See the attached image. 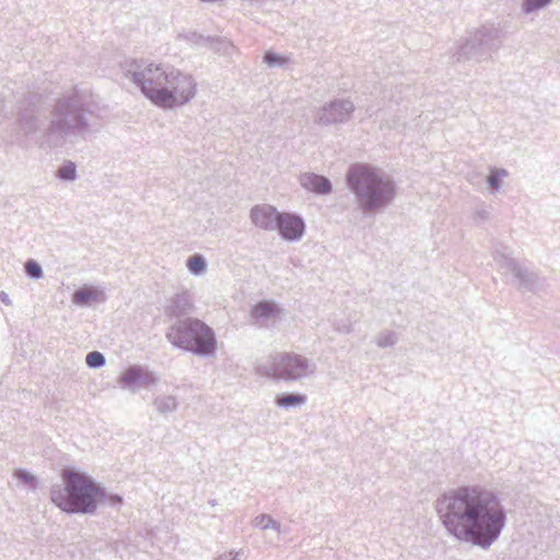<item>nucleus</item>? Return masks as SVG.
Wrapping results in <instances>:
<instances>
[{"label": "nucleus", "mask_w": 560, "mask_h": 560, "mask_svg": "<svg viewBox=\"0 0 560 560\" xmlns=\"http://www.w3.org/2000/svg\"><path fill=\"white\" fill-rule=\"evenodd\" d=\"M42 95L27 92L16 104L15 142L26 148H59L65 143L89 141L101 132L107 106L88 90L74 86L54 100L49 121L45 125Z\"/></svg>", "instance_id": "1"}, {"label": "nucleus", "mask_w": 560, "mask_h": 560, "mask_svg": "<svg viewBox=\"0 0 560 560\" xmlns=\"http://www.w3.org/2000/svg\"><path fill=\"white\" fill-rule=\"evenodd\" d=\"M435 510L448 535L483 550L500 538L508 523L499 494L481 485L448 490L438 498Z\"/></svg>", "instance_id": "2"}, {"label": "nucleus", "mask_w": 560, "mask_h": 560, "mask_svg": "<svg viewBox=\"0 0 560 560\" xmlns=\"http://www.w3.org/2000/svg\"><path fill=\"white\" fill-rule=\"evenodd\" d=\"M125 75L140 89L145 98L162 109L188 104L198 91L192 74L171 65L132 59L126 62Z\"/></svg>", "instance_id": "3"}, {"label": "nucleus", "mask_w": 560, "mask_h": 560, "mask_svg": "<svg viewBox=\"0 0 560 560\" xmlns=\"http://www.w3.org/2000/svg\"><path fill=\"white\" fill-rule=\"evenodd\" d=\"M346 183L357 206L365 214H376L389 207L397 194L394 179L383 170L366 163L349 166Z\"/></svg>", "instance_id": "4"}, {"label": "nucleus", "mask_w": 560, "mask_h": 560, "mask_svg": "<svg viewBox=\"0 0 560 560\" xmlns=\"http://www.w3.org/2000/svg\"><path fill=\"white\" fill-rule=\"evenodd\" d=\"M63 485H54L50 500L68 514H93L97 510L96 495L104 494L101 483L74 468L61 471Z\"/></svg>", "instance_id": "5"}, {"label": "nucleus", "mask_w": 560, "mask_h": 560, "mask_svg": "<svg viewBox=\"0 0 560 560\" xmlns=\"http://www.w3.org/2000/svg\"><path fill=\"white\" fill-rule=\"evenodd\" d=\"M165 338L174 348L200 358H214L218 351L214 330L199 318L185 317L173 322L165 331Z\"/></svg>", "instance_id": "6"}, {"label": "nucleus", "mask_w": 560, "mask_h": 560, "mask_svg": "<svg viewBox=\"0 0 560 560\" xmlns=\"http://www.w3.org/2000/svg\"><path fill=\"white\" fill-rule=\"evenodd\" d=\"M503 31L495 23H485L467 32L466 37L457 40L452 48L454 62L490 60L503 43Z\"/></svg>", "instance_id": "7"}, {"label": "nucleus", "mask_w": 560, "mask_h": 560, "mask_svg": "<svg viewBox=\"0 0 560 560\" xmlns=\"http://www.w3.org/2000/svg\"><path fill=\"white\" fill-rule=\"evenodd\" d=\"M316 371V364L307 358L294 352H281L271 357L270 365L258 366L262 375L288 382L299 381Z\"/></svg>", "instance_id": "8"}, {"label": "nucleus", "mask_w": 560, "mask_h": 560, "mask_svg": "<svg viewBox=\"0 0 560 560\" xmlns=\"http://www.w3.org/2000/svg\"><path fill=\"white\" fill-rule=\"evenodd\" d=\"M506 249V246H497L493 252L494 261L498 264L500 268L506 269L508 271L513 273V276L520 282V289L536 292L541 285L539 276L536 272L529 271L526 266L522 265L515 258L510 256L505 252Z\"/></svg>", "instance_id": "9"}, {"label": "nucleus", "mask_w": 560, "mask_h": 560, "mask_svg": "<svg viewBox=\"0 0 560 560\" xmlns=\"http://www.w3.org/2000/svg\"><path fill=\"white\" fill-rule=\"evenodd\" d=\"M355 110L353 102L349 98H335L325 103L315 114L314 122L319 126L346 124Z\"/></svg>", "instance_id": "10"}, {"label": "nucleus", "mask_w": 560, "mask_h": 560, "mask_svg": "<svg viewBox=\"0 0 560 560\" xmlns=\"http://www.w3.org/2000/svg\"><path fill=\"white\" fill-rule=\"evenodd\" d=\"M276 230L284 241L298 242L305 233V222L303 218L296 213L281 212Z\"/></svg>", "instance_id": "11"}, {"label": "nucleus", "mask_w": 560, "mask_h": 560, "mask_svg": "<svg viewBox=\"0 0 560 560\" xmlns=\"http://www.w3.org/2000/svg\"><path fill=\"white\" fill-rule=\"evenodd\" d=\"M159 381L158 376L140 365L128 368L120 376L119 383L122 387H127L136 392L138 387H150Z\"/></svg>", "instance_id": "12"}, {"label": "nucleus", "mask_w": 560, "mask_h": 560, "mask_svg": "<svg viewBox=\"0 0 560 560\" xmlns=\"http://www.w3.org/2000/svg\"><path fill=\"white\" fill-rule=\"evenodd\" d=\"M194 311V304L191 295L183 291L180 293H176L171 299L167 300L164 306V315L168 319H183L185 317H190L189 314Z\"/></svg>", "instance_id": "13"}, {"label": "nucleus", "mask_w": 560, "mask_h": 560, "mask_svg": "<svg viewBox=\"0 0 560 560\" xmlns=\"http://www.w3.org/2000/svg\"><path fill=\"white\" fill-rule=\"evenodd\" d=\"M281 212L276 207L262 203L250 209L249 219L252 223L265 231H275Z\"/></svg>", "instance_id": "14"}, {"label": "nucleus", "mask_w": 560, "mask_h": 560, "mask_svg": "<svg viewBox=\"0 0 560 560\" xmlns=\"http://www.w3.org/2000/svg\"><path fill=\"white\" fill-rule=\"evenodd\" d=\"M280 315V308L269 300L259 301L250 312V317L259 327L269 328L275 326Z\"/></svg>", "instance_id": "15"}, {"label": "nucleus", "mask_w": 560, "mask_h": 560, "mask_svg": "<svg viewBox=\"0 0 560 560\" xmlns=\"http://www.w3.org/2000/svg\"><path fill=\"white\" fill-rule=\"evenodd\" d=\"M301 186L317 195H328L332 191L331 182L323 176L315 173H304L300 176Z\"/></svg>", "instance_id": "16"}, {"label": "nucleus", "mask_w": 560, "mask_h": 560, "mask_svg": "<svg viewBox=\"0 0 560 560\" xmlns=\"http://www.w3.org/2000/svg\"><path fill=\"white\" fill-rule=\"evenodd\" d=\"M183 38L197 47H211L219 50L221 47L225 49L230 46V43L224 38L205 36L196 32L185 34Z\"/></svg>", "instance_id": "17"}, {"label": "nucleus", "mask_w": 560, "mask_h": 560, "mask_svg": "<svg viewBox=\"0 0 560 560\" xmlns=\"http://www.w3.org/2000/svg\"><path fill=\"white\" fill-rule=\"evenodd\" d=\"M105 295L93 287L84 285L78 289L72 295V302L80 306L90 305L92 302H103Z\"/></svg>", "instance_id": "18"}, {"label": "nucleus", "mask_w": 560, "mask_h": 560, "mask_svg": "<svg viewBox=\"0 0 560 560\" xmlns=\"http://www.w3.org/2000/svg\"><path fill=\"white\" fill-rule=\"evenodd\" d=\"M306 400V395L300 393H283L276 397V404L284 409L303 406Z\"/></svg>", "instance_id": "19"}, {"label": "nucleus", "mask_w": 560, "mask_h": 560, "mask_svg": "<svg viewBox=\"0 0 560 560\" xmlns=\"http://www.w3.org/2000/svg\"><path fill=\"white\" fill-rule=\"evenodd\" d=\"M153 406L156 411L161 415H168L174 412L178 407V401L175 396L172 395H163L158 396L153 399Z\"/></svg>", "instance_id": "20"}, {"label": "nucleus", "mask_w": 560, "mask_h": 560, "mask_svg": "<svg viewBox=\"0 0 560 560\" xmlns=\"http://www.w3.org/2000/svg\"><path fill=\"white\" fill-rule=\"evenodd\" d=\"M509 176V172L505 168L491 167L490 173L487 176V183L492 192H497L502 187V180Z\"/></svg>", "instance_id": "21"}, {"label": "nucleus", "mask_w": 560, "mask_h": 560, "mask_svg": "<svg viewBox=\"0 0 560 560\" xmlns=\"http://www.w3.org/2000/svg\"><path fill=\"white\" fill-rule=\"evenodd\" d=\"M187 269L195 276H200L207 271V261L201 254H195L187 260Z\"/></svg>", "instance_id": "22"}, {"label": "nucleus", "mask_w": 560, "mask_h": 560, "mask_svg": "<svg viewBox=\"0 0 560 560\" xmlns=\"http://www.w3.org/2000/svg\"><path fill=\"white\" fill-rule=\"evenodd\" d=\"M397 342L398 334L394 330H383L375 337L376 346L382 349L394 347Z\"/></svg>", "instance_id": "23"}, {"label": "nucleus", "mask_w": 560, "mask_h": 560, "mask_svg": "<svg viewBox=\"0 0 560 560\" xmlns=\"http://www.w3.org/2000/svg\"><path fill=\"white\" fill-rule=\"evenodd\" d=\"M101 489L103 490L104 494L96 495L97 505L103 504V503L107 504L108 506H112V508H119L122 505L124 499L121 495L116 494V493H109L106 490V488L103 487L102 485H101Z\"/></svg>", "instance_id": "24"}, {"label": "nucleus", "mask_w": 560, "mask_h": 560, "mask_svg": "<svg viewBox=\"0 0 560 560\" xmlns=\"http://www.w3.org/2000/svg\"><path fill=\"white\" fill-rule=\"evenodd\" d=\"M253 525L255 527H259L264 530L266 529H275L276 532L280 533V529H281V524L273 520L272 516H270L269 514H260V515H257L254 520H253Z\"/></svg>", "instance_id": "25"}, {"label": "nucleus", "mask_w": 560, "mask_h": 560, "mask_svg": "<svg viewBox=\"0 0 560 560\" xmlns=\"http://www.w3.org/2000/svg\"><path fill=\"white\" fill-rule=\"evenodd\" d=\"M77 176V165L72 161H65L57 171V177L65 182H73Z\"/></svg>", "instance_id": "26"}, {"label": "nucleus", "mask_w": 560, "mask_h": 560, "mask_svg": "<svg viewBox=\"0 0 560 560\" xmlns=\"http://www.w3.org/2000/svg\"><path fill=\"white\" fill-rule=\"evenodd\" d=\"M14 477L26 485L31 490H36L38 488V479L33 474L28 472L26 469L19 468L14 471Z\"/></svg>", "instance_id": "27"}, {"label": "nucleus", "mask_w": 560, "mask_h": 560, "mask_svg": "<svg viewBox=\"0 0 560 560\" xmlns=\"http://www.w3.org/2000/svg\"><path fill=\"white\" fill-rule=\"evenodd\" d=\"M553 0H523L522 12L530 14L548 7Z\"/></svg>", "instance_id": "28"}, {"label": "nucleus", "mask_w": 560, "mask_h": 560, "mask_svg": "<svg viewBox=\"0 0 560 560\" xmlns=\"http://www.w3.org/2000/svg\"><path fill=\"white\" fill-rule=\"evenodd\" d=\"M24 270L27 277L32 280H38L44 277L42 266L34 259H28L24 264Z\"/></svg>", "instance_id": "29"}, {"label": "nucleus", "mask_w": 560, "mask_h": 560, "mask_svg": "<svg viewBox=\"0 0 560 560\" xmlns=\"http://www.w3.org/2000/svg\"><path fill=\"white\" fill-rule=\"evenodd\" d=\"M85 363L91 369H100L105 365V355L98 351H91L86 354Z\"/></svg>", "instance_id": "30"}, {"label": "nucleus", "mask_w": 560, "mask_h": 560, "mask_svg": "<svg viewBox=\"0 0 560 560\" xmlns=\"http://www.w3.org/2000/svg\"><path fill=\"white\" fill-rule=\"evenodd\" d=\"M264 62L271 68L282 67L288 62V58L280 56L273 51H267L264 55Z\"/></svg>", "instance_id": "31"}, {"label": "nucleus", "mask_w": 560, "mask_h": 560, "mask_svg": "<svg viewBox=\"0 0 560 560\" xmlns=\"http://www.w3.org/2000/svg\"><path fill=\"white\" fill-rule=\"evenodd\" d=\"M399 126V117L394 116L392 119L381 121L380 128L396 129Z\"/></svg>", "instance_id": "32"}, {"label": "nucleus", "mask_w": 560, "mask_h": 560, "mask_svg": "<svg viewBox=\"0 0 560 560\" xmlns=\"http://www.w3.org/2000/svg\"><path fill=\"white\" fill-rule=\"evenodd\" d=\"M215 560H238V552L233 550L219 555Z\"/></svg>", "instance_id": "33"}, {"label": "nucleus", "mask_w": 560, "mask_h": 560, "mask_svg": "<svg viewBox=\"0 0 560 560\" xmlns=\"http://www.w3.org/2000/svg\"><path fill=\"white\" fill-rule=\"evenodd\" d=\"M475 217L481 221H488L490 219V212L486 208H479L475 211Z\"/></svg>", "instance_id": "34"}, {"label": "nucleus", "mask_w": 560, "mask_h": 560, "mask_svg": "<svg viewBox=\"0 0 560 560\" xmlns=\"http://www.w3.org/2000/svg\"><path fill=\"white\" fill-rule=\"evenodd\" d=\"M335 329L342 334H350L352 331V326L351 324H343L340 326H336Z\"/></svg>", "instance_id": "35"}, {"label": "nucleus", "mask_w": 560, "mask_h": 560, "mask_svg": "<svg viewBox=\"0 0 560 560\" xmlns=\"http://www.w3.org/2000/svg\"><path fill=\"white\" fill-rule=\"evenodd\" d=\"M0 300H1V302H2L3 304H5V305H11V304H12V302H11V300H10L9 295H8L4 291H1V292H0Z\"/></svg>", "instance_id": "36"}, {"label": "nucleus", "mask_w": 560, "mask_h": 560, "mask_svg": "<svg viewBox=\"0 0 560 560\" xmlns=\"http://www.w3.org/2000/svg\"><path fill=\"white\" fill-rule=\"evenodd\" d=\"M5 102L3 97H0V118L4 117Z\"/></svg>", "instance_id": "37"}, {"label": "nucleus", "mask_w": 560, "mask_h": 560, "mask_svg": "<svg viewBox=\"0 0 560 560\" xmlns=\"http://www.w3.org/2000/svg\"><path fill=\"white\" fill-rule=\"evenodd\" d=\"M366 113H368V115H369L370 117H372V116H374V115H376V114H377V109H374V108H373V106H369V107L366 108Z\"/></svg>", "instance_id": "38"}, {"label": "nucleus", "mask_w": 560, "mask_h": 560, "mask_svg": "<svg viewBox=\"0 0 560 560\" xmlns=\"http://www.w3.org/2000/svg\"><path fill=\"white\" fill-rule=\"evenodd\" d=\"M209 504L211 506H215L217 505V501L214 499H211V500H209Z\"/></svg>", "instance_id": "39"}]
</instances>
